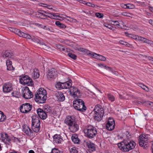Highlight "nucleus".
<instances>
[{
	"label": "nucleus",
	"instance_id": "bb28decb",
	"mask_svg": "<svg viewBox=\"0 0 153 153\" xmlns=\"http://www.w3.org/2000/svg\"><path fill=\"white\" fill-rule=\"evenodd\" d=\"M87 108L85 105V103L83 102H80V105L78 107V109L76 110L81 112H85Z\"/></svg>",
	"mask_w": 153,
	"mask_h": 153
},
{
	"label": "nucleus",
	"instance_id": "393cba45",
	"mask_svg": "<svg viewBox=\"0 0 153 153\" xmlns=\"http://www.w3.org/2000/svg\"><path fill=\"white\" fill-rule=\"evenodd\" d=\"M86 145L89 148V150L92 152H94L96 150V147L94 143L91 142H86Z\"/></svg>",
	"mask_w": 153,
	"mask_h": 153
},
{
	"label": "nucleus",
	"instance_id": "9b49d317",
	"mask_svg": "<svg viewBox=\"0 0 153 153\" xmlns=\"http://www.w3.org/2000/svg\"><path fill=\"white\" fill-rule=\"evenodd\" d=\"M2 88L3 91L4 93H9L13 90V85L10 82L6 83L3 85Z\"/></svg>",
	"mask_w": 153,
	"mask_h": 153
},
{
	"label": "nucleus",
	"instance_id": "b1692460",
	"mask_svg": "<svg viewBox=\"0 0 153 153\" xmlns=\"http://www.w3.org/2000/svg\"><path fill=\"white\" fill-rule=\"evenodd\" d=\"M12 53L11 51L7 50L2 53V55L4 58L9 59L11 58Z\"/></svg>",
	"mask_w": 153,
	"mask_h": 153
},
{
	"label": "nucleus",
	"instance_id": "8fccbe9b",
	"mask_svg": "<svg viewBox=\"0 0 153 153\" xmlns=\"http://www.w3.org/2000/svg\"><path fill=\"white\" fill-rule=\"evenodd\" d=\"M145 43H146L148 44H149L151 46H153V42L150 40H149L146 39V40L145 41Z\"/></svg>",
	"mask_w": 153,
	"mask_h": 153
},
{
	"label": "nucleus",
	"instance_id": "0eeeda50",
	"mask_svg": "<svg viewBox=\"0 0 153 153\" xmlns=\"http://www.w3.org/2000/svg\"><path fill=\"white\" fill-rule=\"evenodd\" d=\"M20 82L22 84L28 86H32L33 85L32 79L28 76L22 77L20 79Z\"/></svg>",
	"mask_w": 153,
	"mask_h": 153
},
{
	"label": "nucleus",
	"instance_id": "a878e982",
	"mask_svg": "<svg viewBox=\"0 0 153 153\" xmlns=\"http://www.w3.org/2000/svg\"><path fill=\"white\" fill-rule=\"evenodd\" d=\"M83 102V100L80 99L76 100L73 101V107L75 109H78V107L80 105V102Z\"/></svg>",
	"mask_w": 153,
	"mask_h": 153
},
{
	"label": "nucleus",
	"instance_id": "bf43d9fd",
	"mask_svg": "<svg viewBox=\"0 0 153 153\" xmlns=\"http://www.w3.org/2000/svg\"><path fill=\"white\" fill-rule=\"evenodd\" d=\"M136 102L138 104H142L145 102L143 101H140L139 100H136Z\"/></svg>",
	"mask_w": 153,
	"mask_h": 153
},
{
	"label": "nucleus",
	"instance_id": "72a5a7b5",
	"mask_svg": "<svg viewBox=\"0 0 153 153\" xmlns=\"http://www.w3.org/2000/svg\"><path fill=\"white\" fill-rule=\"evenodd\" d=\"M20 37L28 39H30L31 38V36L30 35L27 33H24L22 32V33Z\"/></svg>",
	"mask_w": 153,
	"mask_h": 153
},
{
	"label": "nucleus",
	"instance_id": "a19ab883",
	"mask_svg": "<svg viewBox=\"0 0 153 153\" xmlns=\"http://www.w3.org/2000/svg\"><path fill=\"white\" fill-rule=\"evenodd\" d=\"M77 50L80 52H82L84 53H87L88 52V50L85 48H78Z\"/></svg>",
	"mask_w": 153,
	"mask_h": 153
},
{
	"label": "nucleus",
	"instance_id": "4d7b16f0",
	"mask_svg": "<svg viewBox=\"0 0 153 153\" xmlns=\"http://www.w3.org/2000/svg\"><path fill=\"white\" fill-rule=\"evenodd\" d=\"M105 67L107 69H108L109 71H111L112 73L114 72V70L111 68L106 66V65L105 66Z\"/></svg>",
	"mask_w": 153,
	"mask_h": 153
},
{
	"label": "nucleus",
	"instance_id": "2f4dec72",
	"mask_svg": "<svg viewBox=\"0 0 153 153\" xmlns=\"http://www.w3.org/2000/svg\"><path fill=\"white\" fill-rule=\"evenodd\" d=\"M43 109V111L47 114V113H50L51 111V107L48 105H45Z\"/></svg>",
	"mask_w": 153,
	"mask_h": 153
},
{
	"label": "nucleus",
	"instance_id": "473e14b6",
	"mask_svg": "<svg viewBox=\"0 0 153 153\" xmlns=\"http://www.w3.org/2000/svg\"><path fill=\"white\" fill-rule=\"evenodd\" d=\"M72 140L73 142L75 143H79L80 140L76 135L72 136L71 137Z\"/></svg>",
	"mask_w": 153,
	"mask_h": 153
},
{
	"label": "nucleus",
	"instance_id": "4be33fe9",
	"mask_svg": "<svg viewBox=\"0 0 153 153\" xmlns=\"http://www.w3.org/2000/svg\"><path fill=\"white\" fill-rule=\"evenodd\" d=\"M57 99L59 101H63L65 99V97L63 94L60 92H57L55 94Z\"/></svg>",
	"mask_w": 153,
	"mask_h": 153
},
{
	"label": "nucleus",
	"instance_id": "c9c22d12",
	"mask_svg": "<svg viewBox=\"0 0 153 153\" xmlns=\"http://www.w3.org/2000/svg\"><path fill=\"white\" fill-rule=\"evenodd\" d=\"M6 118V116L4 115L3 113L0 111V122L4 121Z\"/></svg>",
	"mask_w": 153,
	"mask_h": 153
},
{
	"label": "nucleus",
	"instance_id": "774afa93",
	"mask_svg": "<svg viewBox=\"0 0 153 153\" xmlns=\"http://www.w3.org/2000/svg\"><path fill=\"white\" fill-rule=\"evenodd\" d=\"M149 23L153 26V20L150 19L149 20Z\"/></svg>",
	"mask_w": 153,
	"mask_h": 153
},
{
	"label": "nucleus",
	"instance_id": "f8f14e48",
	"mask_svg": "<svg viewBox=\"0 0 153 153\" xmlns=\"http://www.w3.org/2000/svg\"><path fill=\"white\" fill-rule=\"evenodd\" d=\"M115 122L113 118H110L106 124V128L109 131H112L114 129L115 127Z\"/></svg>",
	"mask_w": 153,
	"mask_h": 153
},
{
	"label": "nucleus",
	"instance_id": "c03bdc74",
	"mask_svg": "<svg viewBox=\"0 0 153 153\" xmlns=\"http://www.w3.org/2000/svg\"><path fill=\"white\" fill-rule=\"evenodd\" d=\"M121 14L123 16L129 17H131V16H132V14L126 12H123Z\"/></svg>",
	"mask_w": 153,
	"mask_h": 153
},
{
	"label": "nucleus",
	"instance_id": "e433bc0d",
	"mask_svg": "<svg viewBox=\"0 0 153 153\" xmlns=\"http://www.w3.org/2000/svg\"><path fill=\"white\" fill-rule=\"evenodd\" d=\"M55 24L57 26L61 28H65L66 27V26L64 24L61 23L59 21H56Z\"/></svg>",
	"mask_w": 153,
	"mask_h": 153
},
{
	"label": "nucleus",
	"instance_id": "412c9836",
	"mask_svg": "<svg viewBox=\"0 0 153 153\" xmlns=\"http://www.w3.org/2000/svg\"><path fill=\"white\" fill-rule=\"evenodd\" d=\"M53 142L54 143L59 144L63 141L62 137L59 135L56 134L53 136Z\"/></svg>",
	"mask_w": 153,
	"mask_h": 153
},
{
	"label": "nucleus",
	"instance_id": "3c124183",
	"mask_svg": "<svg viewBox=\"0 0 153 153\" xmlns=\"http://www.w3.org/2000/svg\"><path fill=\"white\" fill-rule=\"evenodd\" d=\"M51 153H60V151L56 148H54L52 150Z\"/></svg>",
	"mask_w": 153,
	"mask_h": 153
},
{
	"label": "nucleus",
	"instance_id": "338daca9",
	"mask_svg": "<svg viewBox=\"0 0 153 153\" xmlns=\"http://www.w3.org/2000/svg\"><path fill=\"white\" fill-rule=\"evenodd\" d=\"M42 28L47 30H49V28L47 27L45 25H43L42 27Z\"/></svg>",
	"mask_w": 153,
	"mask_h": 153
},
{
	"label": "nucleus",
	"instance_id": "f3484780",
	"mask_svg": "<svg viewBox=\"0 0 153 153\" xmlns=\"http://www.w3.org/2000/svg\"><path fill=\"white\" fill-rule=\"evenodd\" d=\"M88 55H90L92 57L100 60L105 61L106 60V59L104 56L100 55L94 53H88Z\"/></svg>",
	"mask_w": 153,
	"mask_h": 153
},
{
	"label": "nucleus",
	"instance_id": "1a4fd4ad",
	"mask_svg": "<svg viewBox=\"0 0 153 153\" xmlns=\"http://www.w3.org/2000/svg\"><path fill=\"white\" fill-rule=\"evenodd\" d=\"M32 107V105L29 103L23 104L20 107V111L22 113H27L30 111Z\"/></svg>",
	"mask_w": 153,
	"mask_h": 153
},
{
	"label": "nucleus",
	"instance_id": "680f3d73",
	"mask_svg": "<svg viewBox=\"0 0 153 153\" xmlns=\"http://www.w3.org/2000/svg\"><path fill=\"white\" fill-rule=\"evenodd\" d=\"M56 48L59 50L61 49L62 46L60 45H57L56 46Z\"/></svg>",
	"mask_w": 153,
	"mask_h": 153
},
{
	"label": "nucleus",
	"instance_id": "37998d69",
	"mask_svg": "<svg viewBox=\"0 0 153 153\" xmlns=\"http://www.w3.org/2000/svg\"><path fill=\"white\" fill-rule=\"evenodd\" d=\"M119 42L120 44L128 47L129 45H130L129 44L128 42H124L122 40L120 41H119Z\"/></svg>",
	"mask_w": 153,
	"mask_h": 153
},
{
	"label": "nucleus",
	"instance_id": "5fc2aeb1",
	"mask_svg": "<svg viewBox=\"0 0 153 153\" xmlns=\"http://www.w3.org/2000/svg\"><path fill=\"white\" fill-rule=\"evenodd\" d=\"M147 104L149 105V107L153 110V102H148Z\"/></svg>",
	"mask_w": 153,
	"mask_h": 153
},
{
	"label": "nucleus",
	"instance_id": "69168bd1",
	"mask_svg": "<svg viewBox=\"0 0 153 153\" xmlns=\"http://www.w3.org/2000/svg\"><path fill=\"white\" fill-rule=\"evenodd\" d=\"M16 28H13L12 27H9V30L11 32L14 33V31L15 30V29Z\"/></svg>",
	"mask_w": 153,
	"mask_h": 153
},
{
	"label": "nucleus",
	"instance_id": "7ed1b4c3",
	"mask_svg": "<svg viewBox=\"0 0 153 153\" xmlns=\"http://www.w3.org/2000/svg\"><path fill=\"white\" fill-rule=\"evenodd\" d=\"M93 112L94 119L98 122L100 121L104 116V108L100 105L98 104L95 106Z\"/></svg>",
	"mask_w": 153,
	"mask_h": 153
},
{
	"label": "nucleus",
	"instance_id": "f257e3e1",
	"mask_svg": "<svg viewBox=\"0 0 153 153\" xmlns=\"http://www.w3.org/2000/svg\"><path fill=\"white\" fill-rule=\"evenodd\" d=\"M136 143L132 140H124L118 144L119 148L123 152H128L134 149Z\"/></svg>",
	"mask_w": 153,
	"mask_h": 153
},
{
	"label": "nucleus",
	"instance_id": "f03ea898",
	"mask_svg": "<svg viewBox=\"0 0 153 153\" xmlns=\"http://www.w3.org/2000/svg\"><path fill=\"white\" fill-rule=\"evenodd\" d=\"M64 123L68 126V129L71 132L74 133L79 129L78 125L75 121V118L73 116H67Z\"/></svg>",
	"mask_w": 153,
	"mask_h": 153
},
{
	"label": "nucleus",
	"instance_id": "de8ad7c7",
	"mask_svg": "<svg viewBox=\"0 0 153 153\" xmlns=\"http://www.w3.org/2000/svg\"><path fill=\"white\" fill-rule=\"evenodd\" d=\"M61 86V83L60 82L57 83L55 85L56 88H58L59 90L62 89Z\"/></svg>",
	"mask_w": 153,
	"mask_h": 153
},
{
	"label": "nucleus",
	"instance_id": "a211bd4d",
	"mask_svg": "<svg viewBox=\"0 0 153 153\" xmlns=\"http://www.w3.org/2000/svg\"><path fill=\"white\" fill-rule=\"evenodd\" d=\"M37 113L39 117L42 119H45L47 117V114L43 111V110L40 108L37 109Z\"/></svg>",
	"mask_w": 153,
	"mask_h": 153
},
{
	"label": "nucleus",
	"instance_id": "aec40b11",
	"mask_svg": "<svg viewBox=\"0 0 153 153\" xmlns=\"http://www.w3.org/2000/svg\"><path fill=\"white\" fill-rule=\"evenodd\" d=\"M35 94L41 96V97L43 96L47 97V92L46 90L43 88H40L36 91Z\"/></svg>",
	"mask_w": 153,
	"mask_h": 153
},
{
	"label": "nucleus",
	"instance_id": "9d476101",
	"mask_svg": "<svg viewBox=\"0 0 153 153\" xmlns=\"http://www.w3.org/2000/svg\"><path fill=\"white\" fill-rule=\"evenodd\" d=\"M49 13L43 10H38L36 14L37 17L43 19H47V15Z\"/></svg>",
	"mask_w": 153,
	"mask_h": 153
},
{
	"label": "nucleus",
	"instance_id": "5701e85b",
	"mask_svg": "<svg viewBox=\"0 0 153 153\" xmlns=\"http://www.w3.org/2000/svg\"><path fill=\"white\" fill-rule=\"evenodd\" d=\"M31 73L32 76L33 77L35 78L36 79L39 78V76L40 74L39 73V70L36 68H35L32 70Z\"/></svg>",
	"mask_w": 153,
	"mask_h": 153
},
{
	"label": "nucleus",
	"instance_id": "4468645a",
	"mask_svg": "<svg viewBox=\"0 0 153 153\" xmlns=\"http://www.w3.org/2000/svg\"><path fill=\"white\" fill-rule=\"evenodd\" d=\"M57 71L54 69L52 68L48 70L47 77L48 79H55L57 76Z\"/></svg>",
	"mask_w": 153,
	"mask_h": 153
},
{
	"label": "nucleus",
	"instance_id": "20e7f679",
	"mask_svg": "<svg viewBox=\"0 0 153 153\" xmlns=\"http://www.w3.org/2000/svg\"><path fill=\"white\" fill-rule=\"evenodd\" d=\"M66 88L68 89L71 88L69 91L70 94L75 99H77L81 96L80 91L76 88L71 87L72 83L70 81H68L65 82Z\"/></svg>",
	"mask_w": 153,
	"mask_h": 153
},
{
	"label": "nucleus",
	"instance_id": "864d4df0",
	"mask_svg": "<svg viewBox=\"0 0 153 153\" xmlns=\"http://www.w3.org/2000/svg\"><path fill=\"white\" fill-rule=\"evenodd\" d=\"M11 140H14V142H20V139L19 138L17 137H11Z\"/></svg>",
	"mask_w": 153,
	"mask_h": 153
},
{
	"label": "nucleus",
	"instance_id": "58836bf2",
	"mask_svg": "<svg viewBox=\"0 0 153 153\" xmlns=\"http://www.w3.org/2000/svg\"><path fill=\"white\" fill-rule=\"evenodd\" d=\"M68 55L69 57L74 60H75L76 59V56L74 54L71 53H68Z\"/></svg>",
	"mask_w": 153,
	"mask_h": 153
},
{
	"label": "nucleus",
	"instance_id": "ddd939ff",
	"mask_svg": "<svg viewBox=\"0 0 153 153\" xmlns=\"http://www.w3.org/2000/svg\"><path fill=\"white\" fill-rule=\"evenodd\" d=\"M1 137L2 141L5 143L9 145L10 143V141L11 140V137H10L6 133L1 134Z\"/></svg>",
	"mask_w": 153,
	"mask_h": 153
},
{
	"label": "nucleus",
	"instance_id": "2eb2a0df",
	"mask_svg": "<svg viewBox=\"0 0 153 153\" xmlns=\"http://www.w3.org/2000/svg\"><path fill=\"white\" fill-rule=\"evenodd\" d=\"M148 137L145 135L143 134L140 136L139 139V143L140 146H143L147 142Z\"/></svg>",
	"mask_w": 153,
	"mask_h": 153
},
{
	"label": "nucleus",
	"instance_id": "423d86ee",
	"mask_svg": "<svg viewBox=\"0 0 153 153\" xmlns=\"http://www.w3.org/2000/svg\"><path fill=\"white\" fill-rule=\"evenodd\" d=\"M84 132L86 136L90 139L94 138L97 134L96 129L93 126L88 127L85 129Z\"/></svg>",
	"mask_w": 153,
	"mask_h": 153
},
{
	"label": "nucleus",
	"instance_id": "f704fd0d",
	"mask_svg": "<svg viewBox=\"0 0 153 153\" xmlns=\"http://www.w3.org/2000/svg\"><path fill=\"white\" fill-rule=\"evenodd\" d=\"M108 98L110 101L113 102L115 100V97L112 94H107Z\"/></svg>",
	"mask_w": 153,
	"mask_h": 153
},
{
	"label": "nucleus",
	"instance_id": "79ce46f5",
	"mask_svg": "<svg viewBox=\"0 0 153 153\" xmlns=\"http://www.w3.org/2000/svg\"><path fill=\"white\" fill-rule=\"evenodd\" d=\"M104 25L105 27H107V28L113 30H114L115 29L114 27L111 25L108 24H104Z\"/></svg>",
	"mask_w": 153,
	"mask_h": 153
},
{
	"label": "nucleus",
	"instance_id": "603ef678",
	"mask_svg": "<svg viewBox=\"0 0 153 153\" xmlns=\"http://www.w3.org/2000/svg\"><path fill=\"white\" fill-rule=\"evenodd\" d=\"M85 4L89 6V7H95V5L94 4H93L92 3L89 2H86L85 3Z\"/></svg>",
	"mask_w": 153,
	"mask_h": 153
},
{
	"label": "nucleus",
	"instance_id": "ea45409f",
	"mask_svg": "<svg viewBox=\"0 0 153 153\" xmlns=\"http://www.w3.org/2000/svg\"><path fill=\"white\" fill-rule=\"evenodd\" d=\"M22 32L21 31L19 30L16 28L14 31V33L18 34L20 37L21 36Z\"/></svg>",
	"mask_w": 153,
	"mask_h": 153
},
{
	"label": "nucleus",
	"instance_id": "7c9ffc66",
	"mask_svg": "<svg viewBox=\"0 0 153 153\" xmlns=\"http://www.w3.org/2000/svg\"><path fill=\"white\" fill-rule=\"evenodd\" d=\"M138 85L142 89H143L144 90L146 91V92H149V88L143 84L141 83H139L138 84Z\"/></svg>",
	"mask_w": 153,
	"mask_h": 153
},
{
	"label": "nucleus",
	"instance_id": "6ab92c4d",
	"mask_svg": "<svg viewBox=\"0 0 153 153\" xmlns=\"http://www.w3.org/2000/svg\"><path fill=\"white\" fill-rule=\"evenodd\" d=\"M23 131L28 136H31L33 135V131L27 125L23 126Z\"/></svg>",
	"mask_w": 153,
	"mask_h": 153
},
{
	"label": "nucleus",
	"instance_id": "c85d7f7f",
	"mask_svg": "<svg viewBox=\"0 0 153 153\" xmlns=\"http://www.w3.org/2000/svg\"><path fill=\"white\" fill-rule=\"evenodd\" d=\"M111 24L113 25H114L118 26V27L119 28H124V29H126V28H124V27H126V26H124L123 25V27L121 26V25H120V23L116 21H111Z\"/></svg>",
	"mask_w": 153,
	"mask_h": 153
},
{
	"label": "nucleus",
	"instance_id": "c756f323",
	"mask_svg": "<svg viewBox=\"0 0 153 153\" xmlns=\"http://www.w3.org/2000/svg\"><path fill=\"white\" fill-rule=\"evenodd\" d=\"M31 39L34 42L38 43L39 44H40L42 45H44L45 46V44L43 42L41 41L39 39L35 37H31Z\"/></svg>",
	"mask_w": 153,
	"mask_h": 153
},
{
	"label": "nucleus",
	"instance_id": "4c0bfd02",
	"mask_svg": "<svg viewBox=\"0 0 153 153\" xmlns=\"http://www.w3.org/2000/svg\"><path fill=\"white\" fill-rule=\"evenodd\" d=\"M134 39H137L138 40L141 41L143 42H145V41L146 40V38L142 37L140 36H136L134 38Z\"/></svg>",
	"mask_w": 153,
	"mask_h": 153
},
{
	"label": "nucleus",
	"instance_id": "09e8293b",
	"mask_svg": "<svg viewBox=\"0 0 153 153\" xmlns=\"http://www.w3.org/2000/svg\"><path fill=\"white\" fill-rule=\"evenodd\" d=\"M59 18H61L59 15H57L55 13H53V19H60Z\"/></svg>",
	"mask_w": 153,
	"mask_h": 153
},
{
	"label": "nucleus",
	"instance_id": "e2e57ef3",
	"mask_svg": "<svg viewBox=\"0 0 153 153\" xmlns=\"http://www.w3.org/2000/svg\"><path fill=\"white\" fill-rule=\"evenodd\" d=\"M125 34L126 35L128 36L132 37L131 36H132L133 35L131 34H130L128 33H125Z\"/></svg>",
	"mask_w": 153,
	"mask_h": 153
},
{
	"label": "nucleus",
	"instance_id": "cd10ccee",
	"mask_svg": "<svg viewBox=\"0 0 153 153\" xmlns=\"http://www.w3.org/2000/svg\"><path fill=\"white\" fill-rule=\"evenodd\" d=\"M7 67V69L8 71H13L14 70V68L12 65V62L9 60H7L6 62Z\"/></svg>",
	"mask_w": 153,
	"mask_h": 153
},
{
	"label": "nucleus",
	"instance_id": "39448f33",
	"mask_svg": "<svg viewBox=\"0 0 153 153\" xmlns=\"http://www.w3.org/2000/svg\"><path fill=\"white\" fill-rule=\"evenodd\" d=\"M32 128L36 133L38 132L40 128V121L37 115H34L32 116Z\"/></svg>",
	"mask_w": 153,
	"mask_h": 153
},
{
	"label": "nucleus",
	"instance_id": "0e129e2a",
	"mask_svg": "<svg viewBox=\"0 0 153 153\" xmlns=\"http://www.w3.org/2000/svg\"><path fill=\"white\" fill-rule=\"evenodd\" d=\"M149 146V145L147 144H146V143H145L143 145V146L142 147H143V148L144 149H146L147 147H148Z\"/></svg>",
	"mask_w": 153,
	"mask_h": 153
},
{
	"label": "nucleus",
	"instance_id": "a18cd8bd",
	"mask_svg": "<svg viewBox=\"0 0 153 153\" xmlns=\"http://www.w3.org/2000/svg\"><path fill=\"white\" fill-rule=\"evenodd\" d=\"M70 153H77L78 151L75 147H72L70 149Z\"/></svg>",
	"mask_w": 153,
	"mask_h": 153
},
{
	"label": "nucleus",
	"instance_id": "49530a36",
	"mask_svg": "<svg viewBox=\"0 0 153 153\" xmlns=\"http://www.w3.org/2000/svg\"><path fill=\"white\" fill-rule=\"evenodd\" d=\"M95 16L96 17L100 18H102L103 16V14L102 13H97L95 14Z\"/></svg>",
	"mask_w": 153,
	"mask_h": 153
},
{
	"label": "nucleus",
	"instance_id": "052dcab7",
	"mask_svg": "<svg viewBox=\"0 0 153 153\" xmlns=\"http://www.w3.org/2000/svg\"><path fill=\"white\" fill-rule=\"evenodd\" d=\"M65 82H64V83H61V86H62V89H66V87H65Z\"/></svg>",
	"mask_w": 153,
	"mask_h": 153
},
{
	"label": "nucleus",
	"instance_id": "6e6d98bb",
	"mask_svg": "<svg viewBox=\"0 0 153 153\" xmlns=\"http://www.w3.org/2000/svg\"><path fill=\"white\" fill-rule=\"evenodd\" d=\"M69 19H67V20L72 22H75L76 21V20L75 19H74L72 18H71L69 16H66Z\"/></svg>",
	"mask_w": 153,
	"mask_h": 153
},
{
	"label": "nucleus",
	"instance_id": "dca6fc26",
	"mask_svg": "<svg viewBox=\"0 0 153 153\" xmlns=\"http://www.w3.org/2000/svg\"><path fill=\"white\" fill-rule=\"evenodd\" d=\"M47 99V97L43 96L41 97V96L35 95L34 100L37 102L39 103H43L45 102Z\"/></svg>",
	"mask_w": 153,
	"mask_h": 153
},
{
	"label": "nucleus",
	"instance_id": "13d9d810",
	"mask_svg": "<svg viewBox=\"0 0 153 153\" xmlns=\"http://www.w3.org/2000/svg\"><path fill=\"white\" fill-rule=\"evenodd\" d=\"M53 13H49L47 15V17H48L50 18L53 19Z\"/></svg>",
	"mask_w": 153,
	"mask_h": 153
},
{
	"label": "nucleus",
	"instance_id": "6e6552de",
	"mask_svg": "<svg viewBox=\"0 0 153 153\" xmlns=\"http://www.w3.org/2000/svg\"><path fill=\"white\" fill-rule=\"evenodd\" d=\"M22 94L23 97L26 99H30L33 97L32 93L30 90L29 88L27 87L23 88L22 90Z\"/></svg>",
	"mask_w": 153,
	"mask_h": 153
}]
</instances>
